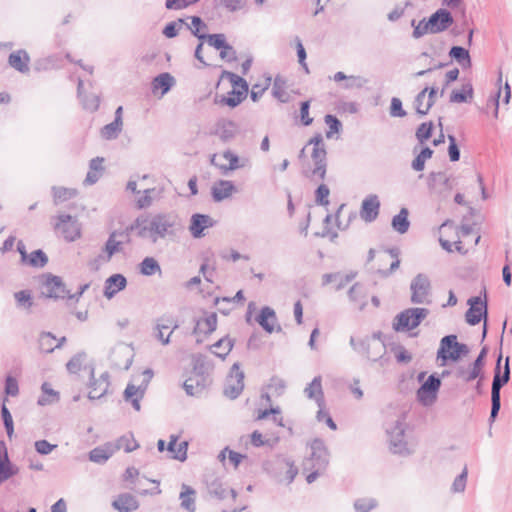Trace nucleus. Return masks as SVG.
<instances>
[{
	"label": "nucleus",
	"mask_w": 512,
	"mask_h": 512,
	"mask_svg": "<svg viewBox=\"0 0 512 512\" xmlns=\"http://www.w3.org/2000/svg\"><path fill=\"white\" fill-rule=\"evenodd\" d=\"M348 297L350 301L354 303H359V309L362 310L366 306V302L361 301L364 298V295L361 290V285L359 283H355L348 291Z\"/></svg>",
	"instance_id": "obj_56"
},
{
	"label": "nucleus",
	"mask_w": 512,
	"mask_h": 512,
	"mask_svg": "<svg viewBox=\"0 0 512 512\" xmlns=\"http://www.w3.org/2000/svg\"><path fill=\"white\" fill-rule=\"evenodd\" d=\"M222 157L228 161V165L217 164L215 162L216 155H213L211 158V164L217 166L223 174H227L229 171H234L240 168H244L249 164V160L247 158H240L231 150H226L222 153Z\"/></svg>",
	"instance_id": "obj_16"
},
{
	"label": "nucleus",
	"mask_w": 512,
	"mask_h": 512,
	"mask_svg": "<svg viewBox=\"0 0 512 512\" xmlns=\"http://www.w3.org/2000/svg\"><path fill=\"white\" fill-rule=\"evenodd\" d=\"M217 327L216 313H210L204 318L198 319L193 329L194 334H211Z\"/></svg>",
	"instance_id": "obj_28"
},
{
	"label": "nucleus",
	"mask_w": 512,
	"mask_h": 512,
	"mask_svg": "<svg viewBox=\"0 0 512 512\" xmlns=\"http://www.w3.org/2000/svg\"><path fill=\"white\" fill-rule=\"evenodd\" d=\"M237 189L230 180H219L212 186V197L214 201L221 202L229 198Z\"/></svg>",
	"instance_id": "obj_22"
},
{
	"label": "nucleus",
	"mask_w": 512,
	"mask_h": 512,
	"mask_svg": "<svg viewBox=\"0 0 512 512\" xmlns=\"http://www.w3.org/2000/svg\"><path fill=\"white\" fill-rule=\"evenodd\" d=\"M208 492L211 496L222 500L226 498L228 494H231L232 498L236 497V491L234 489H228L221 481L214 479L207 485Z\"/></svg>",
	"instance_id": "obj_35"
},
{
	"label": "nucleus",
	"mask_w": 512,
	"mask_h": 512,
	"mask_svg": "<svg viewBox=\"0 0 512 512\" xmlns=\"http://www.w3.org/2000/svg\"><path fill=\"white\" fill-rule=\"evenodd\" d=\"M501 360H502V355L500 354L497 359V362H496V367H495L494 377H493V382H492V386L495 388H499V389H501L505 384H507L510 379L509 357L506 358L504 372L502 375H501V366H500Z\"/></svg>",
	"instance_id": "obj_27"
},
{
	"label": "nucleus",
	"mask_w": 512,
	"mask_h": 512,
	"mask_svg": "<svg viewBox=\"0 0 512 512\" xmlns=\"http://www.w3.org/2000/svg\"><path fill=\"white\" fill-rule=\"evenodd\" d=\"M276 314L275 311L265 306L261 309L256 321L258 324L268 333H272L274 331V323L276 322Z\"/></svg>",
	"instance_id": "obj_33"
},
{
	"label": "nucleus",
	"mask_w": 512,
	"mask_h": 512,
	"mask_svg": "<svg viewBox=\"0 0 512 512\" xmlns=\"http://www.w3.org/2000/svg\"><path fill=\"white\" fill-rule=\"evenodd\" d=\"M56 337L51 332H42L39 336V349L45 353H51L56 349Z\"/></svg>",
	"instance_id": "obj_45"
},
{
	"label": "nucleus",
	"mask_w": 512,
	"mask_h": 512,
	"mask_svg": "<svg viewBox=\"0 0 512 512\" xmlns=\"http://www.w3.org/2000/svg\"><path fill=\"white\" fill-rule=\"evenodd\" d=\"M244 91L232 90L228 93L227 97H223L221 103L228 105L231 108L238 106L245 98Z\"/></svg>",
	"instance_id": "obj_52"
},
{
	"label": "nucleus",
	"mask_w": 512,
	"mask_h": 512,
	"mask_svg": "<svg viewBox=\"0 0 512 512\" xmlns=\"http://www.w3.org/2000/svg\"><path fill=\"white\" fill-rule=\"evenodd\" d=\"M380 201L377 195H368L362 202L360 216L366 222L374 221L379 214Z\"/></svg>",
	"instance_id": "obj_19"
},
{
	"label": "nucleus",
	"mask_w": 512,
	"mask_h": 512,
	"mask_svg": "<svg viewBox=\"0 0 512 512\" xmlns=\"http://www.w3.org/2000/svg\"><path fill=\"white\" fill-rule=\"evenodd\" d=\"M41 280V293L44 297L54 300L65 299L67 297L68 290L61 277L47 273L42 275Z\"/></svg>",
	"instance_id": "obj_8"
},
{
	"label": "nucleus",
	"mask_w": 512,
	"mask_h": 512,
	"mask_svg": "<svg viewBox=\"0 0 512 512\" xmlns=\"http://www.w3.org/2000/svg\"><path fill=\"white\" fill-rule=\"evenodd\" d=\"M48 263L47 255L41 250H35L30 255H28V259L25 264H28L32 267L42 268Z\"/></svg>",
	"instance_id": "obj_49"
},
{
	"label": "nucleus",
	"mask_w": 512,
	"mask_h": 512,
	"mask_svg": "<svg viewBox=\"0 0 512 512\" xmlns=\"http://www.w3.org/2000/svg\"><path fill=\"white\" fill-rule=\"evenodd\" d=\"M215 225V220L206 214L195 213L191 216L189 231L193 238L199 239L205 236L204 230Z\"/></svg>",
	"instance_id": "obj_17"
},
{
	"label": "nucleus",
	"mask_w": 512,
	"mask_h": 512,
	"mask_svg": "<svg viewBox=\"0 0 512 512\" xmlns=\"http://www.w3.org/2000/svg\"><path fill=\"white\" fill-rule=\"evenodd\" d=\"M128 233L125 231H113L102 250V254L99 256L103 261H110L112 256L119 253L123 249L124 239L128 240Z\"/></svg>",
	"instance_id": "obj_12"
},
{
	"label": "nucleus",
	"mask_w": 512,
	"mask_h": 512,
	"mask_svg": "<svg viewBox=\"0 0 512 512\" xmlns=\"http://www.w3.org/2000/svg\"><path fill=\"white\" fill-rule=\"evenodd\" d=\"M266 388L267 391L262 394V398L267 402H271V397H279L284 393L286 382L282 378L274 376L270 379Z\"/></svg>",
	"instance_id": "obj_31"
},
{
	"label": "nucleus",
	"mask_w": 512,
	"mask_h": 512,
	"mask_svg": "<svg viewBox=\"0 0 512 512\" xmlns=\"http://www.w3.org/2000/svg\"><path fill=\"white\" fill-rule=\"evenodd\" d=\"M244 388V373L238 363H234L227 377L224 395L230 399H236Z\"/></svg>",
	"instance_id": "obj_11"
},
{
	"label": "nucleus",
	"mask_w": 512,
	"mask_h": 512,
	"mask_svg": "<svg viewBox=\"0 0 512 512\" xmlns=\"http://www.w3.org/2000/svg\"><path fill=\"white\" fill-rule=\"evenodd\" d=\"M8 63L16 71L25 74L29 71L30 56L26 50L19 49L9 55Z\"/></svg>",
	"instance_id": "obj_21"
},
{
	"label": "nucleus",
	"mask_w": 512,
	"mask_h": 512,
	"mask_svg": "<svg viewBox=\"0 0 512 512\" xmlns=\"http://www.w3.org/2000/svg\"><path fill=\"white\" fill-rule=\"evenodd\" d=\"M181 228V220L176 213L161 212L151 217H137L130 230H136L140 238L156 243L159 239L175 236Z\"/></svg>",
	"instance_id": "obj_1"
},
{
	"label": "nucleus",
	"mask_w": 512,
	"mask_h": 512,
	"mask_svg": "<svg viewBox=\"0 0 512 512\" xmlns=\"http://www.w3.org/2000/svg\"><path fill=\"white\" fill-rule=\"evenodd\" d=\"M156 193L155 188L145 189L143 191V195L139 197L136 201V206L138 209L148 208L152 205L153 196Z\"/></svg>",
	"instance_id": "obj_59"
},
{
	"label": "nucleus",
	"mask_w": 512,
	"mask_h": 512,
	"mask_svg": "<svg viewBox=\"0 0 512 512\" xmlns=\"http://www.w3.org/2000/svg\"><path fill=\"white\" fill-rule=\"evenodd\" d=\"M143 375L144 379L139 386L128 384L124 391V399L131 402L136 411H140L141 409L140 401L144 397L148 384L153 377V371L151 369H146L143 371Z\"/></svg>",
	"instance_id": "obj_10"
},
{
	"label": "nucleus",
	"mask_w": 512,
	"mask_h": 512,
	"mask_svg": "<svg viewBox=\"0 0 512 512\" xmlns=\"http://www.w3.org/2000/svg\"><path fill=\"white\" fill-rule=\"evenodd\" d=\"M433 130V124L432 122H425L422 123L416 130V138L419 141L420 144H423L425 141H427L431 135Z\"/></svg>",
	"instance_id": "obj_58"
},
{
	"label": "nucleus",
	"mask_w": 512,
	"mask_h": 512,
	"mask_svg": "<svg viewBox=\"0 0 512 512\" xmlns=\"http://www.w3.org/2000/svg\"><path fill=\"white\" fill-rule=\"evenodd\" d=\"M441 386V380L434 374L430 375L427 380L419 388L417 395L421 401H425L426 396L436 398V393Z\"/></svg>",
	"instance_id": "obj_25"
},
{
	"label": "nucleus",
	"mask_w": 512,
	"mask_h": 512,
	"mask_svg": "<svg viewBox=\"0 0 512 512\" xmlns=\"http://www.w3.org/2000/svg\"><path fill=\"white\" fill-rule=\"evenodd\" d=\"M17 306L20 308L30 309L33 305L32 295L29 290H21L14 293Z\"/></svg>",
	"instance_id": "obj_54"
},
{
	"label": "nucleus",
	"mask_w": 512,
	"mask_h": 512,
	"mask_svg": "<svg viewBox=\"0 0 512 512\" xmlns=\"http://www.w3.org/2000/svg\"><path fill=\"white\" fill-rule=\"evenodd\" d=\"M83 85V80L79 79L77 85L78 97L81 99L82 106L85 110L95 112L100 106V97L96 94L83 95Z\"/></svg>",
	"instance_id": "obj_29"
},
{
	"label": "nucleus",
	"mask_w": 512,
	"mask_h": 512,
	"mask_svg": "<svg viewBox=\"0 0 512 512\" xmlns=\"http://www.w3.org/2000/svg\"><path fill=\"white\" fill-rule=\"evenodd\" d=\"M324 121L328 125V130L326 131V137L328 139H331L335 133H339L342 129V123L334 115L327 114Z\"/></svg>",
	"instance_id": "obj_51"
},
{
	"label": "nucleus",
	"mask_w": 512,
	"mask_h": 512,
	"mask_svg": "<svg viewBox=\"0 0 512 512\" xmlns=\"http://www.w3.org/2000/svg\"><path fill=\"white\" fill-rule=\"evenodd\" d=\"M449 56L456 60L463 68L471 66L469 51L461 46H453L449 51Z\"/></svg>",
	"instance_id": "obj_38"
},
{
	"label": "nucleus",
	"mask_w": 512,
	"mask_h": 512,
	"mask_svg": "<svg viewBox=\"0 0 512 512\" xmlns=\"http://www.w3.org/2000/svg\"><path fill=\"white\" fill-rule=\"evenodd\" d=\"M377 506V501L373 498H360L354 502L356 512H369Z\"/></svg>",
	"instance_id": "obj_57"
},
{
	"label": "nucleus",
	"mask_w": 512,
	"mask_h": 512,
	"mask_svg": "<svg viewBox=\"0 0 512 512\" xmlns=\"http://www.w3.org/2000/svg\"><path fill=\"white\" fill-rule=\"evenodd\" d=\"M140 272L145 276H152L161 272L158 261L153 257H146L140 263Z\"/></svg>",
	"instance_id": "obj_44"
},
{
	"label": "nucleus",
	"mask_w": 512,
	"mask_h": 512,
	"mask_svg": "<svg viewBox=\"0 0 512 512\" xmlns=\"http://www.w3.org/2000/svg\"><path fill=\"white\" fill-rule=\"evenodd\" d=\"M127 280L122 274H113L108 277L104 285V296L113 298L119 291L125 289Z\"/></svg>",
	"instance_id": "obj_23"
},
{
	"label": "nucleus",
	"mask_w": 512,
	"mask_h": 512,
	"mask_svg": "<svg viewBox=\"0 0 512 512\" xmlns=\"http://www.w3.org/2000/svg\"><path fill=\"white\" fill-rule=\"evenodd\" d=\"M174 83L175 79L171 74L167 72L161 73L153 79L152 90L155 92L160 89L161 94L164 95L172 88Z\"/></svg>",
	"instance_id": "obj_36"
},
{
	"label": "nucleus",
	"mask_w": 512,
	"mask_h": 512,
	"mask_svg": "<svg viewBox=\"0 0 512 512\" xmlns=\"http://www.w3.org/2000/svg\"><path fill=\"white\" fill-rule=\"evenodd\" d=\"M329 194L330 190L327 185L321 184L315 191V202L317 205L328 206L329 205Z\"/></svg>",
	"instance_id": "obj_60"
},
{
	"label": "nucleus",
	"mask_w": 512,
	"mask_h": 512,
	"mask_svg": "<svg viewBox=\"0 0 512 512\" xmlns=\"http://www.w3.org/2000/svg\"><path fill=\"white\" fill-rule=\"evenodd\" d=\"M469 348L466 344L459 343L454 334L443 337L437 351V359L441 360V366L447 361H458L461 357L468 355Z\"/></svg>",
	"instance_id": "obj_4"
},
{
	"label": "nucleus",
	"mask_w": 512,
	"mask_h": 512,
	"mask_svg": "<svg viewBox=\"0 0 512 512\" xmlns=\"http://www.w3.org/2000/svg\"><path fill=\"white\" fill-rule=\"evenodd\" d=\"M408 214V210L406 208H402L392 219L393 229L400 234L406 233L409 229L410 222L408 220Z\"/></svg>",
	"instance_id": "obj_39"
},
{
	"label": "nucleus",
	"mask_w": 512,
	"mask_h": 512,
	"mask_svg": "<svg viewBox=\"0 0 512 512\" xmlns=\"http://www.w3.org/2000/svg\"><path fill=\"white\" fill-rule=\"evenodd\" d=\"M122 129L123 123H119L113 120L111 123L106 124L102 127V129L100 130V135L105 140H114L118 138V136L122 132Z\"/></svg>",
	"instance_id": "obj_41"
},
{
	"label": "nucleus",
	"mask_w": 512,
	"mask_h": 512,
	"mask_svg": "<svg viewBox=\"0 0 512 512\" xmlns=\"http://www.w3.org/2000/svg\"><path fill=\"white\" fill-rule=\"evenodd\" d=\"M237 132V124L232 120L225 119L218 121L214 130V134L223 142H229L234 139Z\"/></svg>",
	"instance_id": "obj_20"
},
{
	"label": "nucleus",
	"mask_w": 512,
	"mask_h": 512,
	"mask_svg": "<svg viewBox=\"0 0 512 512\" xmlns=\"http://www.w3.org/2000/svg\"><path fill=\"white\" fill-rule=\"evenodd\" d=\"M474 95V89L470 82H467L462 85V89L460 91L453 90L450 94V102L452 103H465L472 100Z\"/></svg>",
	"instance_id": "obj_37"
},
{
	"label": "nucleus",
	"mask_w": 512,
	"mask_h": 512,
	"mask_svg": "<svg viewBox=\"0 0 512 512\" xmlns=\"http://www.w3.org/2000/svg\"><path fill=\"white\" fill-rule=\"evenodd\" d=\"M5 401H6V398H4L3 404L1 407V416H2L3 423L5 426L6 432H7V436L9 438H11L14 433L13 418H12V415H11L9 409L5 405Z\"/></svg>",
	"instance_id": "obj_55"
},
{
	"label": "nucleus",
	"mask_w": 512,
	"mask_h": 512,
	"mask_svg": "<svg viewBox=\"0 0 512 512\" xmlns=\"http://www.w3.org/2000/svg\"><path fill=\"white\" fill-rule=\"evenodd\" d=\"M467 304L470 306L466 311V322L472 326L480 323L482 316L487 314V303L482 302L480 297H471L468 299Z\"/></svg>",
	"instance_id": "obj_14"
},
{
	"label": "nucleus",
	"mask_w": 512,
	"mask_h": 512,
	"mask_svg": "<svg viewBox=\"0 0 512 512\" xmlns=\"http://www.w3.org/2000/svg\"><path fill=\"white\" fill-rule=\"evenodd\" d=\"M411 302L414 304H431L432 286L426 274H417L410 283Z\"/></svg>",
	"instance_id": "obj_7"
},
{
	"label": "nucleus",
	"mask_w": 512,
	"mask_h": 512,
	"mask_svg": "<svg viewBox=\"0 0 512 512\" xmlns=\"http://www.w3.org/2000/svg\"><path fill=\"white\" fill-rule=\"evenodd\" d=\"M436 94L437 89L435 87H425L416 95L414 106L417 114L424 116L429 112L435 103Z\"/></svg>",
	"instance_id": "obj_15"
},
{
	"label": "nucleus",
	"mask_w": 512,
	"mask_h": 512,
	"mask_svg": "<svg viewBox=\"0 0 512 512\" xmlns=\"http://www.w3.org/2000/svg\"><path fill=\"white\" fill-rule=\"evenodd\" d=\"M109 388L108 373H103L98 380L90 384L89 399H99L105 395Z\"/></svg>",
	"instance_id": "obj_32"
},
{
	"label": "nucleus",
	"mask_w": 512,
	"mask_h": 512,
	"mask_svg": "<svg viewBox=\"0 0 512 512\" xmlns=\"http://www.w3.org/2000/svg\"><path fill=\"white\" fill-rule=\"evenodd\" d=\"M181 489L182 490L179 495L181 508L187 510L188 512H195V510H196V504H195L196 492H195V490L186 484H182Z\"/></svg>",
	"instance_id": "obj_34"
},
{
	"label": "nucleus",
	"mask_w": 512,
	"mask_h": 512,
	"mask_svg": "<svg viewBox=\"0 0 512 512\" xmlns=\"http://www.w3.org/2000/svg\"><path fill=\"white\" fill-rule=\"evenodd\" d=\"M184 23L185 22L183 19H178L177 21H172V22L168 23L163 30V34L167 38L176 37L178 35L179 29L182 27V25Z\"/></svg>",
	"instance_id": "obj_63"
},
{
	"label": "nucleus",
	"mask_w": 512,
	"mask_h": 512,
	"mask_svg": "<svg viewBox=\"0 0 512 512\" xmlns=\"http://www.w3.org/2000/svg\"><path fill=\"white\" fill-rule=\"evenodd\" d=\"M456 376L461 378L465 382H472L473 380L480 378L483 379V372L471 365L470 369L466 370L464 367H459L456 371Z\"/></svg>",
	"instance_id": "obj_47"
},
{
	"label": "nucleus",
	"mask_w": 512,
	"mask_h": 512,
	"mask_svg": "<svg viewBox=\"0 0 512 512\" xmlns=\"http://www.w3.org/2000/svg\"><path fill=\"white\" fill-rule=\"evenodd\" d=\"M187 446V442H181L177 444V437L172 435L170 437V442L168 444L167 449L168 451L174 453V459L184 461L187 457Z\"/></svg>",
	"instance_id": "obj_40"
},
{
	"label": "nucleus",
	"mask_w": 512,
	"mask_h": 512,
	"mask_svg": "<svg viewBox=\"0 0 512 512\" xmlns=\"http://www.w3.org/2000/svg\"><path fill=\"white\" fill-rule=\"evenodd\" d=\"M222 78L229 80L233 87L232 90L244 91V94L247 95L249 87L247 81L244 78L229 71H223Z\"/></svg>",
	"instance_id": "obj_42"
},
{
	"label": "nucleus",
	"mask_w": 512,
	"mask_h": 512,
	"mask_svg": "<svg viewBox=\"0 0 512 512\" xmlns=\"http://www.w3.org/2000/svg\"><path fill=\"white\" fill-rule=\"evenodd\" d=\"M18 473V468L12 463H0V484Z\"/></svg>",
	"instance_id": "obj_62"
},
{
	"label": "nucleus",
	"mask_w": 512,
	"mask_h": 512,
	"mask_svg": "<svg viewBox=\"0 0 512 512\" xmlns=\"http://www.w3.org/2000/svg\"><path fill=\"white\" fill-rule=\"evenodd\" d=\"M285 82L280 78L276 77L273 83L272 94L282 103L289 101V95L284 87Z\"/></svg>",
	"instance_id": "obj_50"
},
{
	"label": "nucleus",
	"mask_w": 512,
	"mask_h": 512,
	"mask_svg": "<svg viewBox=\"0 0 512 512\" xmlns=\"http://www.w3.org/2000/svg\"><path fill=\"white\" fill-rule=\"evenodd\" d=\"M54 203L57 205L64 201L73 198L76 195V190L65 187H52Z\"/></svg>",
	"instance_id": "obj_46"
},
{
	"label": "nucleus",
	"mask_w": 512,
	"mask_h": 512,
	"mask_svg": "<svg viewBox=\"0 0 512 512\" xmlns=\"http://www.w3.org/2000/svg\"><path fill=\"white\" fill-rule=\"evenodd\" d=\"M311 452L303 461V473H306V481L311 484L327 469L329 464V452L320 439L312 441Z\"/></svg>",
	"instance_id": "obj_3"
},
{
	"label": "nucleus",
	"mask_w": 512,
	"mask_h": 512,
	"mask_svg": "<svg viewBox=\"0 0 512 512\" xmlns=\"http://www.w3.org/2000/svg\"><path fill=\"white\" fill-rule=\"evenodd\" d=\"M54 229L68 242H73L81 236V225L79 221L76 217H72L69 214L58 215Z\"/></svg>",
	"instance_id": "obj_9"
},
{
	"label": "nucleus",
	"mask_w": 512,
	"mask_h": 512,
	"mask_svg": "<svg viewBox=\"0 0 512 512\" xmlns=\"http://www.w3.org/2000/svg\"><path fill=\"white\" fill-rule=\"evenodd\" d=\"M406 416L402 414L386 429L389 449L394 454L410 455L415 451L417 442L406 434Z\"/></svg>",
	"instance_id": "obj_2"
},
{
	"label": "nucleus",
	"mask_w": 512,
	"mask_h": 512,
	"mask_svg": "<svg viewBox=\"0 0 512 512\" xmlns=\"http://www.w3.org/2000/svg\"><path fill=\"white\" fill-rule=\"evenodd\" d=\"M411 25L414 27L413 30V37L418 39L422 36L430 33L431 34V28L429 26V19L426 21L425 19H422L418 22V24H415V20H412Z\"/></svg>",
	"instance_id": "obj_61"
},
{
	"label": "nucleus",
	"mask_w": 512,
	"mask_h": 512,
	"mask_svg": "<svg viewBox=\"0 0 512 512\" xmlns=\"http://www.w3.org/2000/svg\"><path fill=\"white\" fill-rule=\"evenodd\" d=\"M304 393L307 398L315 400L317 406L325 405L321 376L314 377L311 383L304 389Z\"/></svg>",
	"instance_id": "obj_24"
},
{
	"label": "nucleus",
	"mask_w": 512,
	"mask_h": 512,
	"mask_svg": "<svg viewBox=\"0 0 512 512\" xmlns=\"http://www.w3.org/2000/svg\"><path fill=\"white\" fill-rule=\"evenodd\" d=\"M454 23L451 12L440 8L429 17V26L431 34H438L447 30Z\"/></svg>",
	"instance_id": "obj_13"
},
{
	"label": "nucleus",
	"mask_w": 512,
	"mask_h": 512,
	"mask_svg": "<svg viewBox=\"0 0 512 512\" xmlns=\"http://www.w3.org/2000/svg\"><path fill=\"white\" fill-rule=\"evenodd\" d=\"M312 145L313 150L311 153V158L315 163L314 169L311 171L310 178L312 180H324L326 177V148L325 143L323 141V137L320 133L314 135L307 143L306 146Z\"/></svg>",
	"instance_id": "obj_5"
},
{
	"label": "nucleus",
	"mask_w": 512,
	"mask_h": 512,
	"mask_svg": "<svg viewBox=\"0 0 512 512\" xmlns=\"http://www.w3.org/2000/svg\"><path fill=\"white\" fill-rule=\"evenodd\" d=\"M427 184L431 191L438 194L449 193L453 188L450 177L444 172H431Z\"/></svg>",
	"instance_id": "obj_18"
},
{
	"label": "nucleus",
	"mask_w": 512,
	"mask_h": 512,
	"mask_svg": "<svg viewBox=\"0 0 512 512\" xmlns=\"http://www.w3.org/2000/svg\"><path fill=\"white\" fill-rule=\"evenodd\" d=\"M115 451L116 448L111 443L98 446L89 452V460L97 464H104Z\"/></svg>",
	"instance_id": "obj_26"
},
{
	"label": "nucleus",
	"mask_w": 512,
	"mask_h": 512,
	"mask_svg": "<svg viewBox=\"0 0 512 512\" xmlns=\"http://www.w3.org/2000/svg\"><path fill=\"white\" fill-rule=\"evenodd\" d=\"M112 506L119 512H132L139 507V503L134 496L124 493L113 501Z\"/></svg>",
	"instance_id": "obj_30"
},
{
	"label": "nucleus",
	"mask_w": 512,
	"mask_h": 512,
	"mask_svg": "<svg viewBox=\"0 0 512 512\" xmlns=\"http://www.w3.org/2000/svg\"><path fill=\"white\" fill-rule=\"evenodd\" d=\"M84 358H85V353H78L75 356H73L66 364L67 370L70 373H74V374L79 372Z\"/></svg>",
	"instance_id": "obj_64"
},
{
	"label": "nucleus",
	"mask_w": 512,
	"mask_h": 512,
	"mask_svg": "<svg viewBox=\"0 0 512 512\" xmlns=\"http://www.w3.org/2000/svg\"><path fill=\"white\" fill-rule=\"evenodd\" d=\"M468 477V469L467 466H464L462 472L454 479L451 491L454 493H463L466 488Z\"/></svg>",
	"instance_id": "obj_53"
},
{
	"label": "nucleus",
	"mask_w": 512,
	"mask_h": 512,
	"mask_svg": "<svg viewBox=\"0 0 512 512\" xmlns=\"http://www.w3.org/2000/svg\"><path fill=\"white\" fill-rule=\"evenodd\" d=\"M429 315L426 308H408L400 312L393 321V329L397 332L412 330Z\"/></svg>",
	"instance_id": "obj_6"
},
{
	"label": "nucleus",
	"mask_w": 512,
	"mask_h": 512,
	"mask_svg": "<svg viewBox=\"0 0 512 512\" xmlns=\"http://www.w3.org/2000/svg\"><path fill=\"white\" fill-rule=\"evenodd\" d=\"M232 347L233 342L229 338H222L212 346V348L216 349L213 353L221 359H224L228 355Z\"/></svg>",
	"instance_id": "obj_48"
},
{
	"label": "nucleus",
	"mask_w": 512,
	"mask_h": 512,
	"mask_svg": "<svg viewBox=\"0 0 512 512\" xmlns=\"http://www.w3.org/2000/svg\"><path fill=\"white\" fill-rule=\"evenodd\" d=\"M41 390L43 395L38 399L39 405L45 406L53 402H56L59 399L58 392L53 390L49 383L44 382L41 386Z\"/></svg>",
	"instance_id": "obj_43"
}]
</instances>
